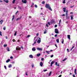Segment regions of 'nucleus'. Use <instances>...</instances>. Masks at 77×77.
<instances>
[{
    "mask_svg": "<svg viewBox=\"0 0 77 77\" xmlns=\"http://www.w3.org/2000/svg\"><path fill=\"white\" fill-rule=\"evenodd\" d=\"M45 7L47 9H49V10L51 11H52V9H51V7L50 6L49 4H46L45 5Z\"/></svg>",
    "mask_w": 77,
    "mask_h": 77,
    "instance_id": "obj_1",
    "label": "nucleus"
},
{
    "mask_svg": "<svg viewBox=\"0 0 77 77\" xmlns=\"http://www.w3.org/2000/svg\"><path fill=\"white\" fill-rule=\"evenodd\" d=\"M55 33H57V34L59 33V30L57 29L56 28L55 29Z\"/></svg>",
    "mask_w": 77,
    "mask_h": 77,
    "instance_id": "obj_2",
    "label": "nucleus"
},
{
    "mask_svg": "<svg viewBox=\"0 0 77 77\" xmlns=\"http://www.w3.org/2000/svg\"><path fill=\"white\" fill-rule=\"evenodd\" d=\"M17 47L18 48H17V47L16 48V50L17 51H18V50H21V48H19V46H17Z\"/></svg>",
    "mask_w": 77,
    "mask_h": 77,
    "instance_id": "obj_3",
    "label": "nucleus"
},
{
    "mask_svg": "<svg viewBox=\"0 0 77 77\" xmlns=\"http://www.w3.org/2000/svg\"><path fill=\"white\" fill-rule=\"evenodd\" d=\"M39 39L38 40L37 42L38 43V44H40V42H41V38H39Z\"/></svg>",
    "mask_w": 77,
    "mask_h": 77,
    "instance_id": "obj_4",
    "label": "nucleus"
},
{
    "mask_svg": "<svg viewBox=\"0 0 77 77\" xmlns=\"http://www.w3.org/2000/svg\"><path fill=\"white\" fill-rule=\"evenodd\" d=\"M22 1L23 3L26 4L27 3V0H22Z\"/></svg>",
    "mask_w": 77,
    "mask_h": 77,
    "instance_id": "obj_5",
    "label": "nucleus"
},
{
    "mask_svg": "<svg viewBox=\"0 0 77 77\" xmlns=\"http://www.w3.org/2000/svg\"><path fill=\"white\" fill-rule=\"evenodd\" d=\"M37 49L38 50H39V51H42V49L40 48H37Z\"/></svg>",
    "mask_w": 77,
    "mask_h": 77,
    "instance_id": "obj_6",
    "label": "nucleus"
},
{
    "mask_svg": "<svg viewBox=\"0 0 77 77\" xmlns=\"http://www.w3.org/2000/svg\"><path fill=\"white\" fill-rule=\"evenodd\" d=\"M22 18V16H20V18H18L16 19V21H18V20H20Z\"/></svg>",
    "mask_w": 77,
    "mask_h": 77,
    "instance_id": "obj_7",
    "label": "nucleus"
},
{
    "mask_svg": "<svg viewBox=\"0 0 77 77\" xmlns=\"http://www.w3.org/2000/svg\"><path fill=\"white\" fill-rule=\"evenodd\" d=\"M32 50L33 51H36V49H35V48L33 47L32 49Z\"/></svg>",
    "mask_w": 77,
    "mask_h": 77,
    "instance_id": "obj_8",
    "label": "nucleus"
},
{
    "mask_svg": "<svg viewBox=\"0 0 77 77\" xmlns=\"http://www.w3.org/2000/svg\"><path fill=\"white\" fill-rule=\"evenodd\" d=\"M71 36V35H67V37L68 38V39H71V38L70 37Z\"/></svg>",
    "mask_w": 77,
    "mask_h": 77,
    "instance_id": "obj_9",
    "label": "nucleus"
},
{
    "mask_svg": "<svg viewBox=\"0 0 77 77\" xmlns=\"http://www.w3.org/2000/svg\"><path fill=\"white\" fill-rule=\"evenodd\" d=\"M40 65L41 66H42L43 65V63L42 62H40Z\"/></svg>",
    "mask_w": 77,
    "mask_h": 77,
    "instance_id": "obj_10",
    "label": "nucleus"
},
{
    "mask_svg": "<svg viewBox=\"0 0 77 77\" xmlns=\"http://www.w3.org/2000/svg\"><path fill=\"white\" fill-rule=\"evenodd\" d=\"M4 2H5L7 3H8L9 2V1L8 0H7L6 1H5V0H4Z\"/></svg>",
    "mask_w": 77,
    "mask_h": 77,
    "instance_id": "obj_11",
    "label": "nucleus"
},
{
    "mask_svg": "<svg viewBox=\"0 0 77 77\" xmlns=\"http://www.w3.org/2000/svg\"><path fill=\"white\" fill-rule=\"evenodd\" d=\"M3 20H1L0 21V24H2V23H3Z\"/></svg>",
    "mask_w": 77,
    "mask_h": 77,
    "instance_id": "obj_12",
    "label": "nucleus"
},
{
    "mask_svg": "<svg viewBox=\"0 0 77 77\" xmlns=\"http://www.w3.org/2000/svg\"><path fill=\"white\" fill-rule=\"evenodd\" d=\"M63 11H64V12H66V8H63Z\"/></svg>",
    "mask_w": 77,
    "mask_h": 77,
    "instance_id": "obj_13",
    "label": "nucleus"
},
{
    "mask_svg": "<svg viewBox=\"0 0 77 77\" xmlns=\"http://www.w3.org/2000/svg\"><path fill=\"white\" fill-rule=\"evenodd\" d=\"M73 17H74L73 16H70L71 20H73Z\"/></svg>",
    "mask_w": 77,
    "mask_h": 77,
    "instance_id": "obj_14",
    "label": "nucleus"
},
{
    "mask_svg": "<svg viewBox=\"0 0 77 77\" xmlns=\"http://www.w3.org/2000/svg\"><path fill=\"white\" fill-rule=\"evenodd\" d=\"M41 56V54H37V57H39V56Z\"/></svg>",
    "mask_w": 77,
    "mask_h": 77,
    "instance_id": "obj_15",
    "label": "nucleus"
},
{
    "mask_svg": "<svg viewBox=\"0 0 77 77\" xmlns=\"http://www.w3.org/2000/svg\"><path fill=\"white\" fill-rule=\"evenodd\" d=\"M10 61V59H8V60L6 61V63H8Z\"/></svg>",
    "mask_w": 77,
    "mask_h": 77,
    "instance_id": "obj_16",
    "label": "nucleus"
},
{
    "mask_svg": "<svg viewBox=\"0 0 77 77\" xmlns=\"http://www.w3.org/2000/svg\"><path fill=\"white\" fill-rule=\"evenodd\" d=\"M52 72L51 71L49 73V74L48 76H50L51 75V73Z\"/></svg>",
    "mask_w": 77,
    "mask_h": 77,
    "instance_id": "obj_17",
    "label": "nucleus"
},
{
    "mask_svg": "<svg viewBox=\"0 0 77 77\" xmlns=\"http://www.w3.org/2000/svg\"><path fill=\"white\" fill-rule=\"evenodd\" d=\"M8 67L10 68H11L12 67V65L11 64H10L8 65Z\"/></svg>",
    "mask_w": 77,
    "mask_h": 77,
    "instance_id": "obj_18",
    "label": "nucleus"
},
{
    "mask_svg": "<svg viewBox=\"0 0 77 77\" xmlns=\"http://www.w3.org/2000/svg\"><path fill=\"white\" fill-rule=\"evenodd\" d=\"M7 50L8 51H10V50H9V48L8 47L7 48Z\"/></svg>",
    "mask_w": 77,
    "mask_h": 77,
    "instance_id": "obj_19",
    "label": "nucleus"
},
{
    "mask_svg": "<svg viewBox=\"0 0 77 77\" xmlns=\"http://www.w3.org/2000/svg\"><path fill=\"white\" fill-rule=\"evenodd\" d=\"M74 72H75V75H76V73H77V71H76V69H75Z\"/></svg>",
    "mask_w": 77,
    "mask_h": 77,
    "instance_id": "obj_20",
    "label": "nucleus"
},
{
    "mask_svg": "<svg viewBox=\"0 0 77 77\" xmlns=\"http://www.w3.org/2000/svg\"><path fill=\"white\" fill-rule=\"evenodd\" d=\"M29 57L31 58H33V55H30L29 56Z\"/></svg>",
    "mask_w": 77,
    "mask_h": 77,
    "instance_id": "obj_21",
    "label": "nucleus"
},
{
    "mask_svg": "<svg viewBox=\"0 0 77 77\" xmlns=\"http://www.w3.org/2000/svg\"><path fill=\"white\" fill-rule=\"evenodd\" d=\"M56 41L57 43H59V39H57Z\"/></svg>",
    "mask_w": 77,
    "mask_h": 77,
    "instance_id": "obj_22",
    "label": "nucleus"
},
{
    "mask_svg": "<svg viewBox=\"0 0 77 77\" xmlns=\"http://www.w3.org/2000/svg\"><path fill=\"white\" fill-rule=\"evenodd\" d=\"M45 31H44V34H45V33H47V29H45Z\"/></svg>",
    "mask_w": 77,
    "mask_h": 77,
    "instance_id": "obj_23",
    "label": "nucleus"
},
{
    "mask_svg": "<svg viewBox=\"0 0 77 77\" xmlns=\"http://www.w3.org/2000/svg\"><path fill=\"white\" fill-rule=\"evenodd\" d=\"M54 61H52L51 63V65H53L54 63Z\"/></svg>",
    "mask_w": 77,
    "mask_h": 77,
    "instance_id": "obj_24",
    "label": "nucleus"
},
{
    "mask_svg": "<svg viewBox=\"0 0 77 77\" xmlns=\"http://www.w3.org/2000/svg\"><path fill=\"white\" fill-rule=\"evenodd\" d=\"M14 17H15V16L14 15L13 17V18H12V21H13V20H14Z\"/></svg>",
    "mask_w": 77,
    "mask_h": 77,
    "instance_id": "obj_25",
    "label": "nucleus"
},
{
    "mask_svg": "<svg viewBox=\"0 0 77 77\" xmlns=\"http://www.w3.org/2000/svg\"><path fill=\"white\" fill-rule=\"evenodd\" d=\"M65 1H66V0H64L63 1V4H65V3H66V2H65Z\"/></svg>",
    "mask_w": 77,
    "mask_h": 77,
    "instance_id": "obj_26",
    "label": "nucleus"
},
{
    "mask_svg": "<svg viewBox=\"0 0 77 77\" xmlns=\"http://www.w3.org/2000/svg\"><path fill=\"white\" fill-rule=\"evenodd\" d=\"M62 44H63V42H64V40L63 39H62Z\"/></svg>",
    "mask_w": 77,
    "mask_h": 77,
    "instance_id": "obj_27",
    "label": "nucleus"
},
{
    "mask_svg": "<svg viewBox=\"0 0 77 77\" xmlns=\"http://www.w3.org/2000/svg\"><path fill=\"white\" fill-rule=\"evenodd\" d=\"M42 4H43V5H44V4H45V2L44 1L42 2Z\"/></svg>",
    "mask_w": 77,
    "mask_h": 77,
    "instance_id": "obj_28",
    "label": "nucleus"
},
{
    "mask_svg": "<svg viewBox=\"0 0 77 77\" xmlns=\"http://www.w3.org/2000/svg\"><path fill=\"white\" fill-rule=\"evenodd\" d=\"M15 0H13L12 2L13 4H14V3H15Z\"/></svg>",
    "mask_w": 77,
    "mask_h": 77,
    "instance_id": "obj_29",
    "label": "nucleus"
},
{
    "mask_svg": "<svg viewBox=\"0 0 77 77\" xmlns=\"http://www.w3.org/2000/svg\"><path fill=\"white\" fill-rule=\"evenodd\" d=\"M18 8L19 9H21V7L18 6Z\"/></svg>",
    "mask_w": 77,
    "mask_h": 77,
    "instance_id": "obj_30",
    "label": "nucleus"
},
{
    "mask_svg": "<svg viewBox=\"0 0 77 77\" xmlns=\"http://www.w3.org/2000/svg\"><path fill=\"white\" fill-rule=\"evenodd\" d=\"M60 22H61V19H60L59 21V24H60Z\"/></svg>",
    "mask_w": 77,
    "mask_h": 77,
    "instance_id": "obj_31",
    "label": "nucleus"
},
{
    "mask_svg": "<svg viewBox=\"0 0 77 77\" xmlns=\"http://www.w3.org/2000/svg\"><path fill=\"white\" fill-rule=\"evenodd\" d=\"M66 17L68 18V14H67V13H66Z\"/></svg>",
    "mask_w": 77,
    "mask_h": 77,
    "instance_id": "obj_32",
    "label": "nucleus"
},
{
    "mask_svg": "<svg viewBox=\"0 0 77 77\" xmlns=\"http://www.w3.org/2000/svg\"><path fill=\"white\" fill-rule=\"evenodd\" d=\"M4 47H7V45H4Z\"/></svg>",
    "mask_w": 77,
    "mask_h": 77,
    "instance_id": "obj_33",
    "label": "nucleus"
},
{
    "mask_svg": "<svg viewBox=\"0 0 77 77\" xmlns=\"http://www.w3.org/2000/svg\"><path fill=\"white\" fill-rule=\"evenodd\" d=\"M74 46H72V48H71V51H72V49H73V48H74Z\"/></svg>",
    "mask_w": 77,
    "mask_h": 77,
    "instance_id": "obj_34",
    "label": "nucleus"
},
{
    "mask_svg": "<svg viewBox=\"0 0 77 77\" xmlns=\"http://www.w3.org/2000/svg\"><path fill=\"white\" fill-rule=\"evenodd\" d=\"M46 53H47L48 54H49V52H49V51H46Z\"/></svg>",
    "mask_w": 77,
    "mask_h": 77,
    "instance_id": "obj_35",
    "label": "nucleus"
},
{
    "mask_svg": "<svg viewBox=\"0 0 77 77\" xmlns=\"http://www.w3.org/2000/svg\"><path fill=\"white\" fill-rule=\"evenodd\" d=\"M35 8H38V6L36 5H35Z\"/></svg>",
    "mask_w": 77,
    "mask_h": 77,
    "instance_id": "obj_36",
    "label": "nucleus"
},
{
    "mask_svg": "<svg viewBox=\"0 0 77 77\" xmlns=\"http://www.w3.org/2000/svg\"><path fill=\"white\" fill-rule=\"evenodd\" d=\"M13 42H15V39H13L12 40Z\"/></svg>",
    "mask_w": 77,
    "mask_h": 77,
    "instance_id": "obj_37",
    "label": "nucleus"
},
{
    "mask_svg": "<svg viewBox=\"0 0 77 77\" xmlns=\"http://www.w3.org/2000/svg\"><path fill=\"white\" fill-rule=\"evenodd\" d=\"M30 36V35H27V36L26 37V38H29Z\"/></svg>",
    "mask_w": 77,
    "mask_h": 77,
    "instance_id": "obj_38",
    "label": "nucleus"
},
{
    "mask_svg": "<svg viewBox=\"0 0 77 77\" xmlns=\"http://www.w3.org/2000/svg\"><path fill=\"white\" fill-rule=\"evenodd\" d=\"M2 32H1V31H0V35H1V36H2Z\"/></svg>",
    "mask_w": 77,
    "mask_h": 77,
    "instance_id": "obj_39",
    "label": "nucleus"
},
{
    "mask_svg": "<svg viewBox=\"0 0 77 77\" xmlns=\"http://www.w3.org/2000/svg\"><path fill=\"white\" fill-rule=\"evenodd\" d=\"M17 35V32H15V33L14 35V36H16V35Z\"/></svg>",
    "mask_w": 77,
    "mask_h": 77,
    "instance_id": "obj_40",
    "label": "nucleus"
},
{
    "mask_svg": "<svg viewBox=\"0 0 77 77\" xmlns=\"http://www.w3.org/2000/svg\"><path fill=\"white\" fill-rule=\"evenodd\" d=\"M3 30H6V27H4L3 28Z\"/></svg>",
    "mask_w": 77,
    "mask_h": 77,
    "instance_id": "obj_41",
    "label": "nucleus"
},
{
    "mask_svg": "<svg viewBox=\"0 0 77 77\" xmlns=\"http://www.w3.org/2000/svg\"><path fill=\"white\" fill-rule=\"evenodd\" d=\"M10 59H13V57L11 56L10 57Z\"/></svg>",
    "mask_w": 77,
    "mask_h": 77,
    "instance_id": "obj_42",
    "label": "nucleus"
},
{
    "mask_svg": "<svg viewBox=\"0 0 77 77\" xmlns=\"http://www.w3.org/2000/svg\"><path fill=\"white\" fill-rule=\"evenodd\" d=\"M44 58H42L41 60H42V61H43V60H44Z\"/></svg>",
    "mask_w": 77,
    "mask_h": 77,
    "instance_id": "obj_43",
    "label": "nucleus"
},
{
    "mask_svg": "<svg viewBox=\"0 0 77 77\" xmlns=\"http://www.w3.org/2000/svg\"><path fill=\"white\" fill-rule=\"evenodd\" d=\"M55 37H57V34H56L55 35H54Z\"/></svg>",
    "mask_w": 77,
    "mask_h": 77,
    "instance_id": "obj_44",
    "label": "nucleus"
},
{
    "mask_svg": "<svg viewBox=\"0 0 77 77\" xmlns=\"http://www.w3.org/2000/svg\"><path fill=\"white\" fill-rule=\"evenodd\" d=\"M57 62H55V65L57 66Z\"/></svg>",
    "mask_w": 77,
    "mask_h": 77,
    "instance_id": "obj_45",
    "label": "nucleus"
},
{
    "mask_svg": "<svg viewBox=\"0 0 77 77\" xmlns=\"http://www.w3.org/2000/svg\"><path fill=\"white\" fill-rule=\"evenodd\" d=\"M57 25H55L54 26L55 27H57Z\"/></svg>",
    "mask_w": 77,
    "mask_h": 77,
    "instance_id": "obj_46",
    "label": "nucleus"
},
{
    "mask_svg": "<svg viewBox=\"0 0 77 77\" xmlns=\"http://www.w3.org/2000/svg\"><path fill=\"white\" fill-rule=\"evenodd\" d=\"M4 68H5V69H6L7 68H6V66H4Z\"/></svg>",
    "mask_w": 77,
    "mask_h": 77,
    "instance_id": "obj_47",
    "label": "nucleus"
},
{
    "mask_svg": "<svg viewBox=\"0 0 77 77\" xmlns=\"http://www.w3.org/2000/svg\"><path fill=\"white\" fill-rule=\"evenodd\" d=\"M53 56H54L53 55H51V57H53Z\"/></svg>",
    "mask_w": 77,
    "mask_h": 77,
    "instance_id": "obj_48",
    "label": "nucleus"
},
{
    "mask_svg": "<svg viewBox=\"0 0 77 77\" xmlns=\"http://www.w3.org/2000/svg\"><path fill=\"white\" fill-rule=\"evenodd\" d=\"M47 71V69H46L45 70H44L43 71H44V72H45V71Z\"/></svg>",
    "mask_w": 77,
    "mask_h": 77,
    "instance_id": "obj_49",
    "label": "nucleus"
},
{
    "mask_svg": "<svg viewBox=\"0 0 77 77\" xmlns=\"http://www.w3.org/2000/svg\"><path fill=\"white\" fill-rule=\"evenodd\" d=\"M62 77V75H60L58 77Z\"/></svg>",
    "mask_w": 77,
    "mask_h": 77,
    "instance_id": "obj_50",
    "label": "nucleus"
},
{
    "mask_svg": "<svg viewBox=\"0 0 77 77\" xmlns=\"http://www.w3.org/2000/svg\"><path fill=\"white\" fill-rule=\"evenodd\" d=\"M48 24L49 25H50V22H48Z\"/></svg>",
    "mask_w": 77,
    "mask_h": 77,
    "instance_id": "obj_51",
    "label": "nucleus"
},
{
    "mask_svg": "<svg viewBox=\"0 0 77 77\" xmlns=\"http://www.w3.org/2000/svg\"><path fill=\"white\" fill-rule=\"evenodd\" d=\"M74 5H73V6L70 7V8H73V7H74Z\"/></svg>",
    "mask_w": 77,
    "mask_h": 77,
    "instance_id": "obj_52",
    "label": "nucleus"
},
{
    "mask_svg": "<svg viewBox=\"0 0 77 77\" xmlns=\"http://www.w3.org/2000/svg\"><path fill=\"white\" fill-rule=\"evenodd\" d=\"M40 15H44V14H43L42 13H41V14H40Z\"/></svg>",
    "mask_w": 77,
    "mask_h": 77,
    "instance_id": "obj_53",
    "label": "nucleus"
},
{
    "mask_svg": "<svg viewBox=\"0 0 77 77\" xmlns=\"http://www.w3.org/2000/svg\"><path fill=\"white\" fill-rule=\"evenodd\" d=\"M72 76L73 77H75V75H72Z\"/></svg>",
    "mask_w": 77,
    "mask_h": 77,
    "instance_id": "obj_54",
    "label": "nucleus"
},
{
    "mask_svg": "<svg viewBox=\"0 0 77 77\" xmlns=\"http://www.w3.org/2000/svg\"><path fill=\"white\" fill-rule=\"evenodd\" d=\"M67 50L68 52H69V49H67Z\"/></svg>",
    "mask_w": 77,
    "mask_h": 77,
    "instance_id": "obj_55",
    "label": "nucleus"
},
{
    "mask_svg": "<svg viewBox=\"0 0 77 77\" xmlns=\"http://www.w3.org/2000/svg\"><path fill=\"white\" fill-rule=\"evenodd\" d=\"M46 26L47 27H48V25L47 24H46Z\"/></svg>",
    "mask_w": 77,
    "mask_h": 77,
    "instance_id": "obj_56",
    "label": "nucleus"
},
{
    "mask_svg": "<svg viewBox=\"0 0 77 77\" xmlns=\"http://www.w3.org/2000/svg\"><path fill=\"white\" fill-rule=\"evenodd\" d=\"M29 18H32V17H31V16H29Z\"/></svg>",
    "mask_w": 77,
    "mask_h": 77,
    "instance_id": "obj_57",
    "label": "nucleus"
},
{
    "mask_svg": "<svg viewBox=\"0 0 77 77\" xmlns=\"http://www.w3.org/2000/svg\"><path fill=\"white\" fill-rule=\"evenodd\" d=\"M12 63L14 64V63H15V62L13 61V62H12Z\"/></svg>",
    "mask_w": 77,
    "mask_h": 77,
    "instance_id": "obj_58",
    "label": "nucleus"
},
{
    "mask_svg": "<svg viewBox=\"0 0 77 77\" xmlns=\"http://www.w3.org/2000/svg\"><path fill=\"white\" fill-rule=\"evenodd\" d=\"M57 66H59V64H58Z\"/></svg>",
    "mask_w": 77,
    "mask_h": 77,
    "instance_id": "obj_59",
    "label": "nucleus"
},
{
    "mask_svg": "<svg viewBox=\"0 0 77 77\" xmlns=\"http://www.w3.org/2000/svg\"><path fill=\"white\" fill-rule=\"evenodd\" d=\"M20 40H18L17 41V42H20Z\"/></svg>",
    "mask_w": 77,
    "mask_h": 77,
    "instance_id": "obj_60",
    "label": "nucleus"
},
{
    "mask_svg": "<svg viewBox=\"0 0 77 77\" xmlns=\"http://www.w3.org/2000/svg\"><path fill=\"white\" fill-rule=\"evenodd\" d=\"M36 42H35L34 43V44H36Z\"/></svg>",
    "mask_w": 77,
    "mask_h": 77,
    "instance_id": "obj_61",
    "label": "nucleus"
},
{
    "mask_svg": "<svg viewBox=\"0 0 77 77\" xmlns=\"http://www.w3.org/2000/svg\"><path fill=\"white\" fill-rule=\"evenodd\" d=\"M3 2V1H1V0H0V2Z\"/></svg>",
    "mask_w": 77,
    "mask_h": 77,
    "instance_id": "obj_62",
    "label": "nucleus"
},
{
    "mask_svg": "<svg viewBox=\"0 0 77 77\" xmlns=\"http://www.w3.org/2000/svg\"><path fill=\"white\" fill-rule=\"evenodd\" d=\"M65 14H63L62 15V16H65Z\"/></svg>",
    "mask_w": 77,
    "mask_h": 77,
    "instance_id": "obj_63",
    "label": "nucleus"
},
{
    "mask_svg": "<svg viewBox=\"0 0 77 77\" xmlns=\"http://www.w3.org/2000/svg\"><path fill=\"white\" fill-rule=\"evenodd\" d=\"M38 35H39V34H38V33H37L36 35L38 36Z\"/></svg>",
    "mask_w": 77,
    "mask_h": 77,
    "instance_id": "obj_64",
    "label": "nucleus"
}]
</instances>
